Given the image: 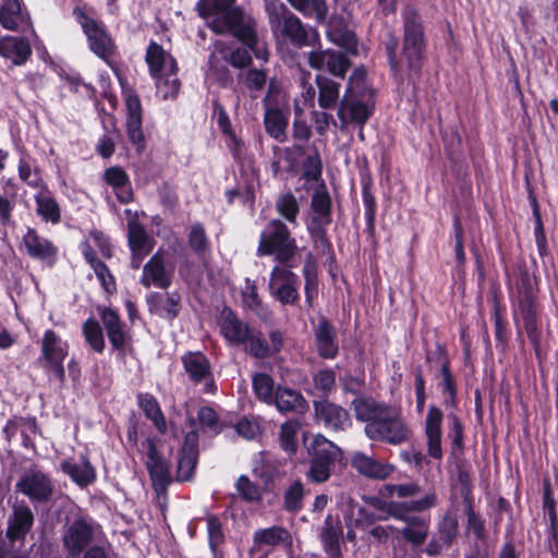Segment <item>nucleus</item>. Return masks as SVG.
<instances>
[{
    "label": "nucleus",
    "mask_w": 558,
    "mask_h": 558,
    "mask_svg": "<svg viewBox=\"0 0 558 558\" xmlns=\"http://www.w3.org/2000/svg\"><path fill=\"white\" fill-rule=\"evenodd\" d=\"M410 436L411 430L401 418L386 417V441L392 445H399L407 441Z\"/></svg>",
    "instance_id": "nucleus-53"
},
{
    "label": "nucleus",
    "mask_w": 558,
    "mask_h": 558,
    "mask_svg": "<svg viewBox=\"0 0 558 558\" xmlns=\"http://www.w3.org/2000/svg\"><path fill=\"white\" fill-rule=\"evenodd\" d=\"M265 9L270 29L275 36H281L296 47L310 46L316 37V31L307 28L280 0H266Z\"/></svg>",
    "instance_id": "nucleus-2"
},
{
    "label": "nucleus",
    "mask_w": 558,
    "mask_h": 558,
    "mask_svg": "<svg viewBox=\"0 0 558 558\" xmlns=\"http://www.w3.org/2000/svg\"><path fill=\"white\" fill-rule=\"evenodd\" d=\"M23 240L27 253L34 258L47 259L57 254V247L49 240L38 235L34 229H28Z\"/></svg>",
    "instance_id": "nucleus-33"
},
{
    "label": "nucleus",
    "mask_w": 558,
    "mask_h": 558,
    "mask_svg": "<svg viewBox=\"0 0 558 558\" xmlns=\"http://www.w3.org/2000/svg\"><path fill=\"white\" fill-rule=\"evenodd\" d=\"M282 347L283 335L280 330H272L269 333V343L257 332L254 343L247 348V353L256 359H265L278 353Z\"/></svg>",
    "instance_id": "nucleus-32"
},
{
    "label": "nucleus",
    "mask_w": 558,
    "mask_h": 558,
    "mask_svg": "<svg viewBox=\"0 0 558 558\" xmlns=\"http://www.w3.org/2000/svg\"><path fill=\"white\" fill-rule=\"evenodd\" d=\"M147 444V461L146 468L148 470L153 487L158 495L165 494L169 484L171 483V475L169 464L159 454L154 441L146 440Z\"/></svg>",
    "instance_id": "nucleus-14"
},
{
    "label": "nucleus",
    "mask_w": 558,
    "mask_h": 558,
    "mask_svg": "<svg viewBox=\"0 0 558 558\" xmlns=\"http://www.w3.org/2000/svg\"><path fill=\"white\" fill-rule=\"evenodd\" d=\"M146 62L149 66L150 74L157 76L170 72L174 74L177 71V63L171 56H169L161 46L151 43L146 51Z\"/></svg>",
    "instance_id": "nucleus-28"
},
{
    "label": "nucleus",
    "mask_w": 558,
    "mask_h": 558,
    "mask_svg": "<svg viewBox=\"0 0 558 558\" xmlns=\"http://www.w3.org/2000/svg\"><path fill=\"white\" fill-rule=\"evenodd\" d=\"M83 335L88 345L97 353L105 350V338L99 323L94 318H88L83 324Z\"/></svg>",
    "instance_id": "nucleus-52"
},
{
    "label": "nucleus",
    "mask_w": 558,
    "mask_h": 558,
    "mask_svg": "<svg viewBox=\"0 0 558 558\" xmlns=\"http://www.w3.org/2000/svg\"><path fill=\"white\" fill-rule=\"evenodd\" d=\"M458 521L452 517H446L439 526V538L445 546H450L457 535Z\"/></svg>",
    "instance_id": "nucleus-63"
},
{
    "label": "nucleus",
    "mask_w": 558,
    "mask_h": 558,
    "mask_svg": "<svg viewBox=\"0 0 558 558\" xmlns=\"http://www.w3.org/2000/svg\"><path fill=\"white\" fill-rule=\"evenodd\" d=\"M303 177L307 181H318L322 179L323 162L316 147L306 156L302 165Z\"/></svg>",
    "instance_id": "nucleus-57"
},
{
    "label": "nucleus",
    "mask_w": 558,
    "mask_h": 558,
    "mask_svg": "<svg viewBox=\"0 0 558 558\" xmlns=\"http://www.w3.org/2000/svg\"><path fill=\"white\" fill-rule=\"evenodd\" d=\"M438 498L435 492H429L426 496L421 499L413 500L411 502L395 504L391 502L386 505V513L397 519H403L404 513L408 512H423L437 505Z\"/></svg>",
    "instance_id": "nucleus-30"
},
{
    "label": "nucleus",
    "mask_w": 558,
    "mask_h": 558,
    "mask_svg": "<svg viewBox=\"0 0 558 558\" xmlns=\"http://www.w3.org/2000/svg\"><path fill=\"white\" fill-rule=\"evenodd\" d=\"M351 465L363 476L375 480L384 478V465L364 452H354L351 457Z\"/></svg>",
    "instance_id": "nucleus-38"
},
{
    "label": "nucleus",
    "mask_w": 558,
    "mask_h": 558,
    "mask_svg": "<svg viewBox=\"0 0 558 558\" xmlns=\"http://www.w3.org/2000/svg\"><path fill=\"white\" fill-rule=\"evenodd\" d=\"M403 19V54L410 71H417L425 51L424 27L420 14L413 7H405Z\"/></svg>",
    "instance_id": "nucleus-4"
},
{
    "label": "nucleus",
    "mask_w": 558,
    "mask_h": 558,
    "mask_svg": "<svg viewBox=\"0 0 558 558\" xmlns=\"http://www.w3.org/2000/svg\"><path fill=\"white\" fill-rule=\"evenodd\" d=\"M314 333L318 354L324 359L336 357L338 354L337 337L332 325L327 318H319Z\"/></svg>",
    "instance_id": "nucleus-26"
},
{
    "label": "nucleus",
    "mask_w": 558,
    "mask_h": 558,
    "mask_svg": "<svg viewBox=\"0 0 558 558\" xmlns=\"http://www.w3.org/2000/svg\"><path fill=\"white\" fill-rule=\"evenodd\" d=\"M313 408L315 420L327 428L342 430L350 423L347 410L328 399L314 400Z\"/></svg>",
    "instance_id": "nucleus-15"
},
{
    "label": "nucleus",
    "mask_w": 558,
    "mask_h": 558,
    "mask_svg": "<svg viewBox=\"0 0 558 558\" xmlns=\"http://www.w3.org/2000/svg\"><path fill=\"white\" fill-rule=\"evenodd\" d=\"M372 114V107L355 99V94H345L340 100L338 118L340 129L351 123L364 124Z\"/></svg>",
    "instance_id": "nucleus-16"
},
{
    "label": "nucleus",
    "mask_w": 558,
    "mask_h": 558,
    "mask_svg": "<svg viewBox=\"0 0 558 558\" xmlns=\"http://www.w3.org/2000/svg\"><path fill=\"white\" fill-rule=\"evenodd\" d=\"M402 520L407 522V525L401 530L404 539L414 546L422 545L428 535V520L421 517H410L407 513H404Z\"/></svg>",
    "instance_id": "nucleus-34"
},
{
    "label": "nucleus",
    "mask_w": 558,
    "mask_h": 558,
    "mask_svg": "<svg viewBox=\"0 0 558 558\" xmlns=\"http://www.w3.org/2000/svg\"><path fill=\"white\" fill-rule=\"evenodd\" d=\"M137 399L138 405L144 411L146 417L154 423L160 434H166V418L156 398L149 393H141Z\"/></svg>",
    "instance_id": "nucleus-40"
},
{
    "label": "nucleus",
    "mask_w": 558,
    "mask_h": 558,
    "mask_svg": "<svg viewBox=\"0 0 558 558\" xmlns=\"http://www.w3.org/2000/svg\"><path fill=\"white\" fill-rule=\"evenodd\" d=\"M304 485L301 481H294L283 494V509L291 513H296L303 508Z\"/></svg>",
    "instance_id": "nucleus-50"
},
{
    "label": "nucleus",
    "mask_w": 558,
    "mask_h": 558,
    "mask_svg": "<svg viewBox=\"0 0 558 558\" xmlns=\"http://www.w3.org/2000/svg\"><path fill=\"white\" fill-rule=\"evenodd\" d=\"M331 465L325 461H320L317 459H311V465L308 472L306 473L308 480L314 483H324L329 480L331 474Z\"/></svg>",
    "instance_id": "nucleus-61"
},
{
    "label": "nucleus",
    "mask_w": 558,
    "mask_h": 558,
    "mask_svg": "<svg viewBox=\"0 0 558 558\" xmlns=\"http://www.w3.org/2000/svg\"><path fill=\"white\" fill-rule=\"evenodd\" d=\"M311 208L313 215L308 225H329L331 222V199L324 184L313 194Z\"/></svg>",
    "instance_id": "nucleus-29"
},
{
    "label": "nucleus",
    "mask_w": 558,
    "mask_h": 558,
    "mask_svg": "<svg viewBox=\"0 0 558 558\" xmlns=\"http://www.w3.org/2000/svg\"><path fill=\"white\" fill-rule=\"evenodd\" d=\"M74 14L88 38L90 49L101 59L108 60L114 52V44L111 37L99 23L88 17L82 10L75 9Z\"/></svg>",
    "instance_id": "nucleus-9"
},
{
    "label": "nucleus",
    "mask_w": 558,
    "mask_h": 558,
    "mask_svg": "<svg viewBox=\"0 0 558 558\" xmlns=\"http://www.w3.org/2000/svg\"><path fill=\"white\" fill-rule=\"evenodd\" d=\"M342 525L339 519L328 514L324 520L319 537L325 551L331 558H338L341 555L340 539L342 537Z\"/></svg>",
    "instance_id": "nucleus-27"
},
{
    "label": "nucleus",
    "mask_w": 558,
    "mask_h": 558,
    "mask_svg": "<svg viewBox=\"0 0 558 558\" xmlns=\"http://www.w3.org/2000/svg\"><path fill=\"white\" fill-rule=\"evenodd\" d=\"M253 542L257 546H278L291 542V535L282 526H271L254 532Z\"/></svg>",
    "instance_id": "nucleus-41"
},
{
    "label": "nucleus",
    "mask_w": 558,
    "mask_h": 558,
    "mask_svg": "<svg viewBox=\"0 0 558 558\" xmlns=\"http://www.w3.org/2000/svg\"><path fill=\"white\" fill-rule=\"evenodd\" d=\"M276 210L290 223H296L300 206L296 197L290 191L277 197Z\"/></svg>",
    "instance_id": "nucleus-51"
},
{
    "label": "nucleus",
    "mask_w": 558,
    "mask_h": 558,
    "mask_svg": "<svg viewBox=\"0 0 558 558\" xmlns=\"http://www.w3.org/2000/svg\"><path fill=\"white\" fill-rule=\"evenodd\" d=\"M240 497L250 504H259L263 499L262 489L246 475H241L235 483Z\"/></svg>",
    "instance_id": "nucleus-56"
},
{
    "label": "nucleus",
    "mask_w": 558,
    "mask_h": 558,
    "mask_svg": "<svg viewBox=\"0 0 558 558\" xmlns=\"http://www.w3.org/2000/svg\"><path fill=\"white\" fill-rule=\"evenodd\" d=\"M105 180L114 189L119 202L128 204L133 201V190L124 170L119 167L109 168L105 172Z\"/></svg>",
    "instance_id": "nucleus-31"
},
{
    "label": "nucleus",
    "mask_w": 558,
    "mask_h": 558,
    "mask_svg": "<svg viewBox=\"0 0 558 558\" xmlns=\"http://www.w3.org/2000/svg\"><path fill=\"white\" fill-rule=\"evenodd\" d=\"M37 214L47 222L57 223L60 221V208L54 198L47 193H39L35 196Z\"/></svg>",
    "instance_id": "nucleus-48"
},
{
    "label": "nucleus",
    "mask_w": 558,
    "mask_h": 558,
    "mask_svg": "<svg viewBox=\"0 0 558 558\" xmlns=\"http://www.w3.org/2000/svg\"><path fill=\"white\" fill-rule=\"evenodd\" d=\"M272 403L281 413L304 414L310 409L307 400L300 391L282 386H278L275 390Z\"/></svg>",
    "instance_id": "nucleus-22"
},
{
    "label": "nucleus",
    "mask_w": 558,
    "mask_h": 558,
    "mask_svg": "<svg viewBox=\"0 0 558 558\" xmlns=\"http://www.w3.org/2000/svg\"><path fill=\"white\" fill-rule=\"evenodd\" d=\"M289 3L305 16H314L317 22L326 20L328 8L324 0H288Z\"/></svg>",
    "instance_id": "nucleus-46"
},
{
    "label": "nucleus",
    "mask_w": 558,
    "mask_h": 558,
    "mask_svg": "<svg viewBox=\"0 0 558 558\" xmlns=\"http://www.w3.org/2000/svg\"><path fill=\"white\" fill-rule=\"evenodd\" d=\"M0 24L9 31L24 32L31 27V17L19 0H0Z\"/></svg>",
    "instance_id": "nucleus-21"
},
{
    "label": "nucleus",
    "mask_w": 558,
    "mask_h": 558,
    "mask_svg": "<svg viewBox=\"0 0 558 558\" xmlns=\"http://www.w3.org/2000/svg\"><path fill=\"white\" fill-rule=\"evenodd\" d=\"M35 517L32 509L25 502H15L12 507V513L8 518L5 535L10 543L19 542L24 544L25 537L34 525Z\"/></svg>",
    "instance_id": "nucleus-12"
},
{
    "label": "nucleus",
    "mask_w": 558,
    "mask_h": 558,
    "mask_svg": "<svg viewBox=\"0 0 558 558\" xmlns=\"http://www.w3.org/2000/svg\"><path fill=\"white\" fill-rule=\"evenodd\" d=\"M198 460V435L192 430L185 435L181 456L178 462L177 480L179 482L190 481L194 474Z\"/></svg>",
    "instance_id": "nucleus-18"
},
{
    "label": "nucleus",
    "mask_w": 558,
    "mask_h": 558,
    "mask_svg": "<svg viewBox=\"0 0 558 558\" xmlns=\"http://www.w3.org/2000/svg\"><path fill=\"white\" fill-rule=\"evenodd\" d=\"M218 325L225 339L232 345H244L245 352L256 339L257 331L239 319L229 307L221 311Z\"/></svg>",
    "instance_id": "nucleus-7"
},
{
    "label": "nucleus",
    "mask_w": 558,
    "mask_h": 558,
    "mask_svg": "<svg viewBox=\"0 0 558 558\" xmlns=\"http://www.w3.org/2000/svg\"><path fill=\"white\" fill-rule=\"evenodd\" d=\"M356 418L365 423L384 417V408L373 399L362 398L353 401Z\"/></svg>",
    "instance_id": "nucleus-47"
},
{
    "label": "nucleus",
    "mask_w": 558,
    "mask_h": 558,
    "mask_svg": "<svg viewBox=\"0 0 558 558\" xmlns=\"http://www.w3.org/2000/svg\"><path fill=\"white\" fill-rule=\"evenodd\" d=\"M442 418L444 414L439 408L435 405L428 408L424 422V435L427 453L435 460L442 459Z\"/></svg>",
    "instance_id": "nucleus-13"
},
{
    "label": "nucleus",
    "mask_w": 558,
    "mask_h": 558,
    "mask_svg": "<svg viewBox=\"0 0 558 558\" xmlns=\"http://www.w3.org/2000/svg\"><path fill=\"white\" fill-rule=\"evenodd\" d=\"M243 303L257 316L262 318H267L269 316V312L263 305V302L258 296L255 287H247L246 290L243 292Z\"/></svg>",
    "instance_id": "nucleus-60"
},
{
    "label": "nucleus",
    "mask_w": 558,
    "mask_h": 558,
    "mask_svg": "<svg viewBox=\"0 0 558 558\" xmlns=\"http://www.w3.org/2000/svg\"><path fill=\"white\" fill-rule=\"evenodd\" d=\"M190 247L197 254H203L207 248V236L205 229L201 223H195L191 227L189 233Z\"/></svg>",
    "instance_id": "nucleus-62"
},
{
    "label": "nucleus",
    "mask_w": 558,
    "mask_h": 558,
    "mask_svg": "<svg viewBox=\"0 0 558 558\" xmlns=\"http://www.w3.org/2000/svg\"><path fill=\"white\" fill-rule=\"evenodd\" d=\"M301 428L298 420H289L280 427L279 442L280 447L288 453H295L298 449L296 435Z\"/></svg>",
    "instance_id": "nucleus-49"
},
{
    "label": "nucleus",
    "mask_w": 558,
    "mask_h": 558,
    "mask_svg": "<svg viewBox=\"0 0 558 558\" xmlns=\"http://www.w3.org/2000/svg\"><path fill=\"white\" fill-rule=\"evenodd\" d=\"M316 83L319 89L318 104L323 109H330L336 106L339 99L340 85L335 81L317 75Z\"/></svg>",
    "instance_id": "nucleus-44"
},
{
    "label": "nucleus",
    "mask_w": 558,
    "mask_h": 558,
    "mask_svg": "<svg viewBox=\"0 0 558 558\" xmlns=\"http://www.w3.org/2000/svg\"><path fill=\"white\" fill-rule=\"evenodd\" d=\"M384 519V499L380 496H363V505L360 507L356 523L367 531L375 539L380 541L384 529L376 525Z\"/></svg>",
    "instance_id": "nucleus-10"
},
{
    "label": "nucleus",
    "mask_w": 558,
    "mask_h": 558,
    "mask_svg": "<svg viewBox=\"0 0 558 558\" xmlns=\"http://www.w3.org/2000/svg\"><path fill=\"white\" fill-rule=\"evenodd\" d=\"M61 469L80 486H87L95 480V471L86 460L81 462L64 461Z\"/></svg>",
    "instance_id": "nucleus-42"
},
{
    "label": "nucleus",
    "mask_w": 558,
    "mask_h": 558,
    "mask_svg": "<svg viewBox=\"0 0 558 558\" xmlns=\"http://www.w3.org/2000/svg\"><path fill=\"white\" fill-rule=\"evenodd\" d=\"M239 81L243 82L246 88L251 90H262L266 84L267 74L263 70L250 69L243 71L238 76Z\"/></svg>",
    "instance_id": "nucleus-59"
},
{
    "label": "nucleus",
    "mask_w": 558,
    "mask_h": 558,
    "mask_svg": "<svg viewBox=\"0 0 558 558\" xmlns=\"http://www.w3.org/2000/svg\"><path fill=\"white\" fill-rule=\"evenodd\" d=\"M421 492L418 484L411 482L398 485H386V496H398L401 498L412 497Z\"/></svg>",
    "instance_id": "nucleus-64"
},
{
    "label": "nucleus",
    "mask_w": 558,
    "mask_h": 558,
    "mask_svg": "<svg viewBox=\"0 0 558 558\" xmlns=\"http://www.w3.org/2000/svg\"><path fill=\"white\" fill-rule=\"evenodd\" d=\"M299 247L295 239L286 223L280 219H272L260 233L257 247L259 256H274L279 264L295 266L294 258Z\"/></svg>",
    "instance_id": "nucleus-3"
},
{
    "label": "nucleus",
    "mask_w": 558,
    "mask_h": 558,
    "mask_svg": "<svg viewBox=\"0 0 558 558\" xmlns=\"http://www.w3.org/2000/svg\"><path fill=\"white\" fill-rule=\"evenodd\" d=\"M518 292L517 312L521 316L526 331L532 333L536 328V306L534 303L532 283L527 275L522 276Z\"/></svg>",
    "instance_id": "nucleus-19"
},
{
    "label": "nucleus",
    "mask_w": 558,
    "mask_h": 558,
    "mask_svg": "<svg viewBox=\"0 0 558 558\" xmlns=\"http://www.w3.org/2000/svg\"><path fill=\"white\" fill-rule=\"evenodd\" d=\"M313 389L308 391L312 396L328 399L336 388V373L332 369H320L312 375Z\"/></svg>",
    "instance_id": "nucleus-43"
},
{
    "label": "nucleus",
    "mask_w": 558,
    "mask_h": 558,
    "mask_svg": "<svg viewBox=\"0 0 558 558\" xmlns=\"http://www.w3.org/2000/svg\"><path fill=\"white\" fill-rule=\"evenodd\" d=\"M302 274L305 280V302L308 307L313 306L314 300L318 295V276L317 262L312 253L305 256Z\"/></svg>",
    "instance_id": "nucleus-36"
},
{
    "label": "nucleus",
    "mask_w": 558,
    "mask_h": 558,
    "mask_svg": "<svg viewBox=\"0 0 558 558\" xmlns=\"http://www.w3.org/2000/svg\"><path fill=\"white\" fill-rule=\"evenodd\" d=\"M182 362L190 378L195 383L205 380V390L210 392L214 387V381L207 357L199 352H190L182 357Z\"/></svg>",
    "instance_id": "nucleus-23"
},
{
    "label": "nucleus",
    "mask_w": 558,
    "mask_h": 558,
    "mask_svg": "<svg viewBox=\"0 0 558 558\" xmlns=\"http://www.w3.org/2000/svg\"><path fill=\"white\" fill-rule=\"evenodd\" d=\"M154 77L156 78L157 90L165 99L177 97L181 84L175 73L170 74V72H167Z\"/></svg>",
    "instance_id": "nucleus-58"
},
{
    "label": "nucleus",
    "mask_w": 558,
    "mask_h": 558,
    "mask_svg": "<svg viewBox=\"0 0 558 558\" xmlns=\"http://www.w3.org/2000/svg\"><path fill=\"white\" fill-rule=\"evenodd\" d=\"M308 64L315 70L326 68L332 75L344 77L350 66V61L343 53L338 51L316 50L308 54Z\"/></svg>",
    "instance_id": "nucleus-17"
},
{
    "label": "nucleus",
    "mask_w": 558,
    "mask_h": 558,
    "mask_svg": "<svg viewBox=\"0 0 558 558\" xmlns=\"http://www.w3.org/2000/svg\"><path fill=\"white\" fill-rule=\"evenodd\" d=\"M172 272L166 269L165 258L156 253L144 265L141 283L145 288L155 286L159 289H167L171 284Z\"/></svg>",
    "instance_id": "nucleus-20"
},
{
    "label": "nucleus",
    "mask_w": 558,
    "mask_h": 558,
    "mask_svg": "<svg viewBox=\"0 0 558 558\" xmlns=\"http://www.w3.org/2000/svg\"><path fill=\"white\" fill-rule=\"evenodd\" d=\"M327 36L335 45L342 47L348 52H357V41L353 32L345 28L340 20H331L328 24Z\"/></svg>",
    "instance_id": "nucleus-35"
},
{
    "label": "nucleus",
    "mask_w": 558,
    "mask_h": 558,
    "mask_svg": "<svg viewBox=\"0 0 558 558\" xmlns=\"http://www.w3.org/2000/svg\"><path fill=\"white\" fill-rule=\"evenodd\" d=\"M68 343L62 341L53 330L49 329L44 333L39 361L46 371L54 374L60 386L65 379L63 362L68 355Z\"/></svg>",
    "instance_id": "nucleus-6"
},
{
    "label": "nucleus",
    "mask_w": 558,
    "mask_h": 558,
    "mask_svg": "<svg viewBox=\"0 0 558 558\" xmlns=\"http://www.w3.org/2000/svg\"><path fill=\"white\" fill-rule=\"evenodd\" d=\"M126 106V132L129 140L140 148L144 145V133L142 130V105L138 96L129 95L125 99Z\"/></svg>",
    "instance_id": "nucleus-25"
},
{
    "label": "nucleus",
    "mask_w": 558,
    "mask_h": 558,
    "mask_svg": "<svg viewBox=\"0 0 558 558\" xmlns=\"http://www.w3.org/2000/svg\"><path fill=\"white\" fill-rule=\"evenodd\" d=\"M0 56L14 65H23L32 56V47L24 37L4 36L0 38Z\"/></svg>",
    "instance_id": "nucleus-24"
},
{
    "label": "nucleus",
    "mask_w": 558,
    "mask_h": 558,
    "mask_svg": "<svg viewBox=\"0 0 558 558\" xmlns=\"http://www.w3.org/2000/svg\"><path fill=\"white\" fill-rule=\"evenodd\" d=\"M267 134L279 142L287 138L288 117L278 108H268L264 114Z\"/></svg>",
    "instance_id": "nucleus-37"
},
{
    "label": "nucleus",
    "mask_w": 558,
    "mask_h": 558,
    "mask_svg": "<svg viewBox=\"0 0 558 558\" xmlns=\"http://www.w3.org/2000/svg\"><path fill=\"white\" fill-rule=\"evenodd\" d=\"M294 266L278 264L269 276V294L281 305H295L300 300L299 276L291 270Z\"/></svg>",
    "instance_id": "nucleus-5"
},
{
    "label": "nucleus",
    "mask_w": 558,
    "mask_h": 558,
    "mask_svg": "<svg viewBox=\"0 0 558 558\" xmlns=\"http://www.w3.org/2000/svg\"><path fill=\"white\" fill-rule=\"evenodd\" d=\"M236 0H199V15L206 20L207 26L216 34H231L254 51L258 59L267 60V50L258 48L255 31L256 23L243 9L235 4Z\"/></svg>",
    "instance_id": "nucleus-1"
},
{
    "label": "nucleus",
    "mask_w": 558,
    "mask_h": 558,
    "mask_svg": "<svg viewBox=\"0 0 558 558\" xmlns=\"http://www.w3.org/2000/svg\"><path fill=\"white\" fill-rule=\"evenodd\" d=\"M206 522L209 547L214 558H222V556L218 553V546L225 541L221 522L216 515H207Z\"/></svg>",
    "instance_id": "nucleus-55"
},
{
    "label": "nucleus",
    "mask_w": 558,
    "mask_h": 558,
    "mask_svg": "<svg viewBox=\"0 0 558 558\" xmlns=\"http://www.w3.org/2000/svg\"><path fill=\"white\" fill-rule=\"evenodd\" d=\"M94 537L95 527L93 523L86 519H77L68 526L62 542L66 551L71 556L76 557L92 544Z\"/></svg>",
    "instance_id": "nucleus-11"
},
{
    "label": "nucleus",
    "mask_w": 558,
    "mask_h": 558,
    "mask_svg": "<svg viewBox=\"0 0 558 558\" xmlns=\"http://www.w3.org/2000/svg\"><path fill=\"white\" fill-rule=\"evenodd\" d=\"M310 453L312 458L330 464H333L341 457L340 448L320 434L314 437Z\"/></svg>",
    "instance_id": "nucleus-39"
},
{
    "label": "nucleus",
    "mask_w": 558,
    "mask_h": 558,
    "mask_svg": "<svg viewBox=\"0 0 558 558\" xmlns=\"http://www.w3.org/2000/svg\"><path fill=\"white\" fill-rule=\"evenodd\" d=\"M16 489L33 502H48L54 493L51 478L39 470L26 471L16 483Z\"/></svg>",
    "instance_id": "nucleus-8"
},
{
    "label": "nucleus",
    "mask_w": 558,
    "mask_h": 558,
    "mask_svg": "<svg viewBox=\"0 0 558 558\" xmlns=\"http://www.w3.org/2000/svg\"><path fill=\"white\" fill-rule=\"evenodd\" d=\"M128 242L131 251H151L154 245L145 228L137 221L128 225Z\"/></svg>",
    "instance_id": "nucleus-45"
},
{
    "label": "nucleus",
    "mask_w": 558,
    "mask_h": 558,
    "mask_svg": "<svg viewBox=\"0 0 558 558\" xmlns=\"http://www.w3.org/2000/svg\"><path fill=\"white\" fill-rule=\"evenodd\" d=\"M253 389L256 397L268 403L272 404L275 398L274 379L265 373H258L253 377Z\"/></svg>",
    "instance_id": "nucleus-54"
}]
</instances>
